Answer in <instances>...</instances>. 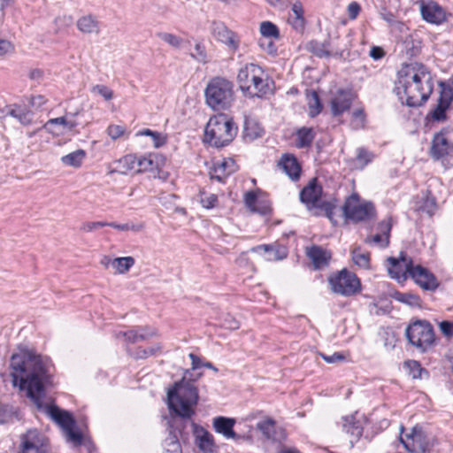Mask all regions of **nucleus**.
Returning a JSON list of instances; mask_svg holds the SVG:
<instances>
[{
    "label": "nucleus",
    "instance_id": "obj_1",
    "mask_svg": "<svg viewBox=\"0 0 453 453\" xmlns=\"http://www.w3.org/2000/svg\"><path fill=\"white\" fill-rule=\"evenodd\" d=\"M11 368L13 386L27 390V396L37 409H44L45 412L61 427L66 441L74 446L82 443L83 436L76 429V422L73 415L56 405H44V388L49 382L45 365L42 357L31 351L22 349L11 357Z\"/></svg>",
    "mask_w": 453,
    "mask_h": 453
},
{
    "label": "nucleus",
    "instance_id": "obj_2",
    "mask_svg": "<svg viewBox=\"0 0 453 453\" xmlns=\"http://www.w3.org/2000/svg\"><path fill=\"white\" fill-rule=\"evenodd\" d=\"M394 89L402 104L410 107L420 106L433 91L431 73L419 63L406 65L398 71Z\"/></svg>",
    "mask_w": 453,
    "mask_h": 453
},
{
    "label": "nucleus",
    "instance_id": "obj_3",
    "mask_svg": "<svg viewBox=\"0 0 453 453\" xmlns=\"http://www.w3.org/2000/svg\"><path fill=\"white\" fill-rule=\"evenodd\" d=\"M198 398L197 388L187 380L186 374L167 391L169 409L184 419H189L195 415Z\"/></svg>",
    "mask_w": 453,
    "mask_h": 453
},
{
    "label": "nucleus",
    "instance_id": "obj_4",
    "mask_svg": "<svg viewBox=\"0 0 453 453\" xmlns=\"http://www.w3.org/2000/svg\"><path fill=\"white\" fill-rule=\"evenodd\" d=\"M238 127L232 118L226 114L211 117L204 131V142L220 148L228 145L237 134Z\"/></svg>",
    "mask_w": 453,
    "mask_h": 453
},
{
    "label": "nucleus",
    "instance_id": "obj_5",
    "mask_svg": "<svg viewBox=\"0 0 453 453\" xmlns=\"http://www.w3.org/2000/svg\"><path fill=\"white\" fill-rule=\"evenodd\" d=\"M263 69L255 64H247L242 67L237 75L240 88L252 96L262 97L272 92L271 81L265 78Z\"/></svg>",
    "mask_w": 453,
    "mask_h": 453
},
{
    "label": "nucleus",
    "instance_id": "obj_6",
    "mask_svg": "<svg viewBox=\"0 0 453 453\" xmlns=\"http://www.w3.org/2000/svg\"><path fill=\"white\" fill-rule=\"evenodd\" d=\"M207 104L216 111L228 109L234 102V86L222 77L211 79L204 90Z\"/></svg>",
    "mask_w": 453,
    "mask_h": 453
},
{
    "label": "nucleus",
    "instance_id": "obj_7",
    "mask_svg": "<svg viewBox=\"0 0 453 453\" xmlns=\"http://www.w3.org/2000/svg\"><path fill=\"white\" fill-rule=\"evenodd\" d=\"M405 335L411 345L423 352L431 348L435 341L433 326L426 320H418L408 326Z\"/></svg>",
    "mask_w": 453,
    "mask_h": 453
},
{
    "label": "nucleus",
    "instance_id": "obj_8",
    "mask_svg": "<svg viewBox=\"0 0 453 453\" xmlns=\"http://www.w3.org/2000/svg\"><path fill=\"white\" fill-rule=\"evenodd\" d=\"M431 153L434 158L453 165V129L443 130L434 137Z\"/></svg>",
    "mask_w": 453,
    "mask_h": 453
},
{
    "label": "nucleus",
    "instance_id": "obj_9",
    "mask_svg": "<svg viewBox=\"0 0 453 453\" xmlns=\"http://www.w3.org/2000/svg\"><path fill=\"white\" fill-rule=\"evenodd\" d=\"M399 440L404 449L410 453H419L420 449L430 446V440L419 425H416L404 433V426H400Z\"/></svg>",
    "mask_w": 453,
    "mask_h": 453
},
{
    "label": "nucleus",
    "instance_id": "obj_10",
    "mask_svg": "<svg viewBox=\"0 0 453 453\" xmlns=\"http://www.w3.org/2000/svg\"><path fill=\"white\" fill-rule=\"evenodd\" d=\"M343 212L347 219L358 222L372 218L374 207L372 203L361 201L357 194H353L346 200Z\"/></svg>",
    "mask_w": 453,
    "mask_h": 453
},
{
    "label": "nucleus",
    "instance_id": "obj_11",
    "mask_svg": "<svg viewBox=\"0 0 453 453\" xmlns=\"http://www.w3.org/2000/svg\"><path fill=\"white\" fill-rule=\"evenodd\" d=\"M18 453H48L47 438L37 429L20 434Z\"/></svg>",
    "mask_w": 453,
    "mask_h": 453
},
{
    "label": "nucleus",
    "instance_id": "obj_12",
    "mask_svg": "<svg viewBox=\"0 0 453 453\" xmlns=\"http://www.w3.org/2000/svg\"><path fill=\"white\" fill-rule=\"evenodd\" d=\"M330 284L332 290L342 296H351L357 293L360 288L357 277L347 270H342L338 275L331 278Z\"/></svg>",
    "mask_w": 453,
    "mask_h": 453
},
{
    "label": "nucleus",
    "instance_id": "obj_13",
    "mask_svg": "<svg viewBox=\"0 0 453 453\" xmlns=\"http://www.w3.org/2000/svg\"><path fill=\"white\" fill-rule=\"evenodd\" d=\"M321 187L316 183L315 180H313L310 181V183L305 188H303L300 193V199L302 203H306L309 208L311 205L312 207L323 209L329 217V214L332 211V206L327 202H321Z\"/></svg>",
    "mask_w": 453,
    "mask_h": 453
},
{
    "label": "nucleus",
    "instance_id": "obj_14",
    "mask_svg": "<svg viewBox=\"0 0 453 453\" xmlns=\"http://www.w3.org/2000/svg\"><path fill=\"white\" fill-rule=\"evenodd\" d=\"M406 270H409V276L423 289L433 291L438 288L437 279L426 268L418 265H414L412 262H409Z\"/></svg>",
    "mask_w": 453,
    "mask_h": 453
},
{
    "label": "nucleus",
    "instance_id": "obj_15",
    "mask_svg": "<svg viewBox=\"0 0 453 453\" xmlns=\"http://www.w3.org/2000/svg\"><path fill=\"white\" fill-rule=\"evenodd\" d=\"M211 33L214 38L225 44L230 51L235 52L239 49L240 39L238 35L234 31L228 29L225 24L213 22Z\"/></svg>",
    "mask_w": 453,
    "mask_h": 453
},
{
    "label": "nucleus",
    "instance_id": "obj_16",
    "mask_svg": "<svg viewBox=\"0 0 453 453\" xmlns=\"http://www.w3.org/2000/svg\"><path fill=\"white\" fill-rule=\"evenodd\" d=\"M354 94L350 89H338L331 97L330 106L334 116H340L350 108Z\"/></svg>",
    "mask_w": 453,
    "mask_h": 453
},
{
    "label": "nucleus",
    "instance_id": "obj_17",
    "mask_svg": "<svg viewBox=\"0 0 453 453\" xmlns=\"http://www.w3.org/2000/svg\"><path fill=\"white\" fill-rule=\"evenodd\" d=\"M453 100V90L450 88H442L435 107L430 111L434 120L443 121L446 119V111L449 108Z\"/></svg>",
    "mask_w": 453,
    "mask_h": 453
},
{
    "label": "nucleus",
    "instance_id": "obj_18",
    "mask_svg": "<svg viewBox=\"0 0 453 453\" xmlns=\"http://www.w3.org/2000/svg\"><path fill=\"white\" fill-rule=\"evenodd\" d=\"M76 126L77 122L74 119H68L66 115L50 119L45 124L46 129L57 135L71 132L75 128Z\"/></svg>",
    "mask_w": 453,
    "mask_h": 453
},
{
    "label": "nucleus",
    "instance_id": "obj_19",
    "mask_svg": "<svg viewBox=\"0 0 453 453\" xmlns=\"http://www.w3.org/2000/svg\"><path fill=\"white\" fill-rule=\"evenodd\" d=\"M235 170L236 165L234 161L232 158H224L213 164V166L210 170V175L211 179L222 182L227 176L235 172Z\"/></svg>",
    "mask_w": 453,
    "mask_h": 453
},
{
    "label": "nucleus",
    "instance_id": "obj_20",
    "mask_svg": "<svg viewBox=\"0 0 453 453\" xmlns=\"http://www.w3.org/2000/svg\"><path fill=\"white\" fill-rule=\"evenodd\" d=\"M388 262L389 264L388 273L392 278L397 280H405L409 270H406L409 262H412L411 257H401L400 259L395 257H388Z\"/></svg>",
    "mask_w": 453,
    "mask_h": 453
},
{
    "label": "nucleus",
    "instance_id": "obj_21",
    "mask_svg": "<svg viewBox=\"0 0 453 453\" xmlns=\"http://www.w3.org/2000/svg\"><path fill=\"white\" fill-rule=\"evenodd\" d=\"M422 17L428 22L440 24L445 19L443 9L434 2H430L421 7Z\"/></svg>",
    "mask_w": 453,
    "mask_h": 453
},
{
    "label": "nucleus",
    "instance_id": "obj_22",
    "mask_svg": "<svg viewBox=\"0 0 453 453\" xmlns=\"http://www.w3.org/2000/svg\"><path fill=\"white\" fill-rule=\"evenodd\" d=\"M279 166L292 180L299 179L301 166L293 155L287 154L282 156L279 162Z\"/></svg>",
    "mask_w": 453,
    "mask_h": 453
},
{
    "label": "nucleus",
    "instance_id": "obj_23",
    "mask_svg": "<svg viewBox=\"0 0 453 453\" xmlns=\"http://www.w3.org/2000/svg\"><path fill=\"white\" fill-rule=\"evenodd\" d=\"M235 419L226 417H217L213 418V427L215 431L222 434L226 439H235L236 434L233 430Z\"/></svg>",
    "mask_w": 453,
    "mask_h": 453
},
{
    "label": "nucleus",
    "instance_id": "obj_24",
    "mask_svg": "<svg viewBox=\"0 0 453 453\" xmlns=\"http://www.w3.org/2000/svg\"><path fill=\"white\" fill-rule=\"evenodd\" d=\"M342 427L346 434L350 435V443L359 439L363 434V427L353 415L342 418Z\"/></svg>",
    "mask_w": 453,
    "mask_h": 453
},
{
    "label": "nucleus",
    "instance_id": "obj_25",
    "mask_svg": "<svg viewBox=\"0 0 453 453\" xmlns=\"http://www.w3.org/2000/svg\"><path fill=\"white\" fill-rule=\"evenodd\" d=\"M307 256L312 261L315 268L320 269L328 264L331 255L319 246H312L307 250Z\"/></svg>",
    "mask_w": 453,
    "mask_h": 453
},
{
    "label": "nucleus",
    "instance_id": "obj_26",
    "mask_svg": "<svg viewBox=\"0 0 453 453\" xmlns=\"http://www.w3.org/2000/svg\"><path fill=\"white\" fill-rule=\"evenodd\" d=\"M292 14L288 18V22L296 31H302L305 26V19L303 17V9L299 0H295L291 3Z\"/></svg>",
    "mask_w": 453,
    "mask_h": 453
},
{
    "label": "nucleus",
    "instance_id": "obj_27",
    "mask_svg": "<svg viewBox=\"0 0 453 453\" xmlns=\"http://www.w3.org/2000/svg\"><path fill=\"white\" fill-rule=\"evenodd\" d=\"M77 28L84 34H98L100 31L99 21L96 17L88 14L81 17L76 23Z\"/></svg>",
    "mask_w": 453,
    "mask_h": 453
},
{
    "label": "nucleus",
    "instance_id": "obj_28",
    "mask_svg": "<svg viewBox=\"0 0 453 453\" xmlns=\"http://www.w3.org/2000/svg\"><path fill=\"white\" fill-rule=\"evenodd\" d=\"M194 434L199 440V447L204 451H211L213 447V436L202 426L191 422Z\"/></svg>",
    "mask_w": 453,
    "mask_h": 453
},
{
    "label": "nucleus",
    "instance_id": "obj_29",
    "mask_svg": "<svg viewBox=\"0 0 453 453\" xmlns=\"http://www.w3.org/2000/svg\"><path fill=\"white\" fill-rule=\"evenodd\" d=\"M296 146L297 148H308L315 138V133L311 127H303L296 132Z\"/></svg>",
    "mask_w": 453,
    "mask_h": 453
},
{
    "label": "nucleus",
    "instance_id": "obj_30",
    "mask_svg": "<svg viewBox=\"0 0 453 453\" xmlns=\"http://www.w3.org/2000/svg\"><path fill=\"white\" fill-rule=\"evenodd\" d=\"M155 156L149 155L138 157L137 173L150 172L155 173L157 169V163L155 161Z\"/></svg>",
    "mask_w": 453,
    "mask_h": 453
},
{
    "label": "nucleus",
    "instance_id": "obj_31",
    "mask_svg": "<svg viewBox=\"0 0 453 453\" xmlns=\"http://www.w3.org/2000/svg\"><path fill=\"white\" fill-rule=\"evenodd\" d=\"M352 260L357 266L368 269L370 266V253L363 250L360 247L355 248L351 251Z\"/></svg>",
    "mask_w": 453,
    "mask_h": 453
},
{
    "label": "nucleus",
    "instance_id": "obj_32",
    "mask_svg": "<svg viewBox=\"0 0 453 453\" xmlns=\"http://www.w3.org/2000/svg\"><path fill=\"white\" fill-rule=\"evenodd\" d=\"M86 157V152L83 150H77L61 157L64 165L73 167H79L82 164Z\"/></svg>",
    "mask_w": 453,
    "mask_h": 453
},
{
    "label": "nucleus",
    "instance_id": "obj_33",
    "mask_svg": "<svg viewBox=\"0 0 453 453\" xmlns=\"http://www.w3.org/2000/svg\"><path fill=\"white\" fill-rule=\"evenodd\" d=\"M257 426L267 439L274 441L280 440V437L277 436L275 432V422L272 418H267L257 423Z\"/></svg>",
    "mask_w": 453,
    "mask_h": 453
},
{
    "label": "nucleus",
    "instance_id": "obj_34",
    "mask_svg": "<svg viewBox=\"0 0 453 453\" xmlns=\"http://www.w3.org/2000/svg\"><path fill=\"white\" fill-rule=\"evenodd\" d=\"M134 265V258L133 257L113 258V269L115 270V273L119 274L127 273Z\"/></svg>",
    "mask_w": 453,
    "mask_h": 453
},
{
    "label": "nucleus",
    "instance_id": "obj_35",
    "mask_svg": "<svg viewBox=\"0 0 453 453\" xmlns=\"http://www.w3.org/2000/svg\"><path fill=\"white\" fill-rule=\"evenodd\" d=\"M123 335L126 337V339L134 343L138 341H144L148 339L149 337H151L155 335L154 331L147 332L145 329L141 328L139 330H130L128 332L123 333Z\"/></svg>",
    "mask_w": 453,
    "mask_h": 453
},
{
    "label": "nucleus",
    "instance_id": "obj_36",
    "mask_svg": "<svg viewBox=\"0 0 453 453\" xmlns=\"http://www.w3.org/2000/svg\"><path fill=\"white\" fill-rule=\"evenodd\" d=\"M263 134V128L253 119H246L244 124L245 137L254 140L260 137Z\"/></svg>",
    "mask_w": 453,
    "mask_h": 453
},
{
    "label": "nucleus",
    "instance_id": "obj_37",
    "mask_svg": "<svg viewBox=\"0 0 453 453\" xmlns=\"http://www.w3.org/2000/svg\"><path fill=\"white\" fill-rule=\"evenodd\" d=\"M138 157L136 155H127L119 161V165L123 170L122 173H126L128 171L137 173Z\"/></svg>",
    "mask_w": 453,
    "mask_h": 453
},
{
    "label": "nucleus",
    "instance_id": "obj_38",
    "mask_svg": "<svg viewBox=\"0 0 453 453\" xmlns=\"http://www.w3.org/2000/svg\"><path fill=\"white\" fill-rule=\"evenodd\" d=\"M260 33L263 38H275L280 37V32L276 25L270 21H264L260 24Z\"/></svg>",
    "mask_w": 453,
    "mask_h": 453
},
{
    "label": "nucleus",
    "instance_id": "obj_39",
    "mask_svg": "<svg viewBox=\"0 0 453 453\" xmlns=\"http://www.w3.org/2000/svg\"><path fill=\"white\" fill-rule=\"evenodd\" d=\"M108 226L113 227L120 231H132L134 233L141 232L144 229L145 225L142 222L133 223L127 222L125 224H117L115 222H109Z\"/></svg>",
    "mask_w": 453,
    "mask_h": 453
},
{
    "label": "nucleus",
    "instance_id": "obj_40",
    "mask_svg": "<svg viewBox=\"0 0 453 453\" xmlns=\"http://www.w3.org/2000/svg\"><path fill=\"white\" fill-rule=\"evenodd\" d=\"M245 203L254 212L265 214L270 210L269 206H263L262 208L257 207V198L253 192H249L245 195Z\"/></svg>",
    "mask_w": 453,
    "mask_h": 453
},
{
    "label": "nucleus",
    "instance_id": "obj_41",
    "mask_svg": "<svg viewBox=\"0 0 453 453\" xmlns=\"http://www.w3.org/2000/svg\"><path fill=\"white\" fill-rule=\"evenodd\" d=\"M253 251L261 252L264 251L267 254V260H279L286 257V253L283 252L280 255L279 250H275L271 245H260L252 249Z\"/></svg>",
    "mask_w": 453,
    "mask_h": 453
},
{
    "label": "nucleus",
    "instance_id": "obj_42",
    "mask_svg": "<svg viewBox=\"0 0 453 453\" xmlns=\"http://www.w3.org/2000/svg\"><path fill=\"white\" fill-rule=\"evenodd\" d=\"M157 36L174 49L180 48L183 42V40L180 37L171 33L159 32L157 34Z\"/></svg>",
    "mask_w": 453,
    "mask_h": 453
},
{
    "label": "nucleus",
    "instance_id": "obj_43",
    "mask_svg": "<svg viewBox=\"0 0 453 453\" xmlns=\"http://www.w3.org/2000/svg\"><path fill=\"white\" fill-rule=\"evenodd\" d=\"M308 101H309L308 104H309V108H310V115L311 117L318 115L322 110V105L320 104V100H319V95L317 94V92H315V91L311 92L308 95Z\"/></svg>",
    "mask_w": 453,
    "mask_h": 453
},
{
    "label": "nucleus",
    "instance_id": "obj_44",
    "mask_svg": "<svg viewBox=\"0 0 453 453\" xmlns=\"http://www.w3.org/2000/svg\"><path fill=\"white\" fill-rule=\"evenodd\" d=\"M404 367L408 370L409 374L413 379H421L422 372L425 370L421 367L420 364L415 360H408L404 363Z\"/></svg>",
    "mask_w": 453,
    "mask_h": 453
},
{
    "label": "nucleus",
    "instance_id": "obj_45",
    "mask_svg": "<svg viewBox=\"0 0 453 453\" xmlns=\"http://www.w3.org/2000/svg\"><path fill=\"white\" fill-rule=\"evenodd\" d=\"M15 418H17V411L12 406L0 407V424L12 422Z\"/></svg>",
    "mask_w": 453,
    "mask_h": 453
},
{
    "label": "nucleus",
    "instance_id": "obj_46",
    "mask_svg": "<svg viewBox=\"0 0 453 453\" xmlns=\"http://www.w3.org/2000/svg\"><path fill=\"white\" fill-rule=\"evenodd\" d=\"M165 444L166 447V452L180 453V450H181L177 435L173 434L172 432L169 434V436L165 439Z\"/></svg>",
    "mask_w": 453,
    "mask_h": 453
},
{
    "label": "nucleus",
    "instance_id": "obj_47",
    "mask_svg": "<svg viewBox=\"0 0 453 453\" xmlns=\"http://www.w3.org/2000/svg\"><path fill=\"white\" fill-rule=\"evenodd\" d=\"M91 93L103 96L106 101L112 99L113 92L104 85H95L91 88Z\"/></svg>",
    "mask_w": 453,
    "mask_h": 453
},
{
    "label": "nucleus",
    "instance_id": "obj_48",
    "mask_svg": "<svg viewBox=\"0 0 453 453\" xmlns=\"http://www.w3.org/2000/svg\"><path fill=\"white\" fill-rule=\"evenodd\" d=\"M398 301L411 306H419L420 299L418 296L411 293L398 294Z\"/></svg>",
    "mask_w": 453,
    "mask_h": 453
},
{
    "label": "nucleus",
    "instance_id": "obj_49",
    "mask_svg": "<svg viewBox=\"0 0 453 453\" xmlns=\"http://www.w3.org/2000/svg\"><path fill=\"white\" fill-rule=\"evenodd\" d=\"M9 114L18 119L23 125H28L32 121L29 111H23L20 109H12L10 111Z\"/></svg>",
    "mask_w": 453,
    "mask_h": 453
},
{
    "label": "nucleus",
    "instance_id": "obj_50",
    "mask_svg": "<svg viewBox=\"0 0 453 453\" xmlns=\"http://www.w3.org/2000/svg\"><path fill=\"white\" fill-rule=\"evenodd\" d=\"M191 57L200 63H206L207 54L203 45L201 43H196L194 48V52L191 53Z\"/></svg>",
    "mask_w": 453,
    "mask_h": 453
},
{
    "label": "nucleus",
    "instance_id": "obj_51",
    "mask_svg": "<svg viewBox=\"0 0 453 453\" xmlns=\"http://www.w3.org/2000/svg\"><path fill=\"white\" fill-rule=\"evenodd\" d=\"M372 158V155L368 150H366L363 148H359L357 150V160L359 163L361 167H364L369 162H371Z\"/></svg>",
    "mask_w": 453,
    "mask_h": 453
},
{
    "label": "nucleus",
    "instance_id": "obj_52",
    "mask_svg": "<svg viewBox=\"0 0 453 453\" xmlns=\"http://www.w3.org/2000/svg\"><path fill=\"white\" fill-rule=\"evenodd\" d=\"M272 39L273 38H261L259 46L268 54L274 55L277 52V47Z\"/></svg>",
    "mask_w": 453,
    "mask_h": 453
},
{
    "label": "nucleus",
    "instance_id": "obj_53",
    "mask_svg": "<svg viewBox=\"0 0 453 453\" xmlns=\"http://www.w3.org/2000/svg\"><path fill=\"white\" fill-rule=\"evenodd\" d=\"M125 133V127L119 125H111L107 128L108 135L112 139L116 140Z\"/></svg>",
    "mask_w": 453,
    "mask_h": 453
},
{
    "label": "nucleus",
    "instance_id": "obj_54",
    "mask_svg": "<svg viewBox=\"0 0 453 453\" xmlns=\"http://www.w3.org/2000/svg\"><path fill=\"white\" fill-rule=\"evenodd\" d=\"M319 355L328 364L342 362L345 359V357L340 352H334L332 355H326L324 353H320Z\"/></svg>",
    "mask_w": 453,
    "mask_h": 453
},
{
    "label": "nucleus",
    "instance_id": "obj_55",
    "mask_svg": "<svg viewBox=\"0 0 453 453\" xmlns=\"http://www.w3.org/2000/svg\"><path fill=\"white\" fill-rule=\"evenodd\" d=\"M441 332L448 338L453 336V322L443 320L439 323Z\"/></svg>",
    "mask_w": 453,
    "mask_h": 453
},
{
    "label": "nucleus",
    "instance_id": "obj_56",
    "mask_svg": "<svg viewBox=\"0 0 453 453\" xmlns=\"http://www.w3.org/2000/svg\"><path fill=\"white\" fill-rule=\"evenodd\" d=\"M109 222L96 221V222H86L81 226V230L84 232H92L97 230L100 227L108 226Z\"/></svg>",
    "mask_w": 453,
    "mask_h": 453
},
{
    "label": "nucleus",
    "instance_id": "obj_57",
    "mask_svg": "<svg viewBox=\"0 0 453 453\" xmlns=\"http://www.w3.org/2000/svg\"><path fill=\"white\" fill-rule=\"evenodd\" d=\"M380 234H382L387 240L389 241V234L392 227L390 219H386L379 224Z\"/></svg>",
    "mask_w": 453,
    "mask_h": 453
},
{
    "label": "nucleus",
    "instance_id": "obj_58",
    "mask_svg": "<svg viewBox=\"0 0 453 453\" xmlns=\"http://www.w3.org/2000/svg\"><path fill=\"white\" fill-rule=\"evenodd\" d=\"M366 242H372L380 247H387L389 241L387 240L382 234H376L374 235H372V237L370 238H367L366 239Z\"/></svg>",
    "mask_w": 453,
    "mask_h": 453
},
{
    "label": "nucleus",
    "instance_id": "obj_59",
    "mask_svg": "<svg viewBox=\"0 0 453 453\" xmlns=\"http://www.w3.org/2000/svg\"><path fill=\"white\" fill-rule=\"evenodd\" d=\"M222 326L227 329L234 330L239 328V322L231 315H226L223 319Z\"/></svg>",
    "mask_w": 453,
    "mask_h": 453
},
{
    "label": "nucleus",
    "instance_id": "obj_60",
    "mask_svg": "<svg viewBox=\"0 0 453 453\" xmlns=\"http://www.w3.org/2000/svg\"><path fill=\"white\" fill-rule=\"evenodd\" d=\"M360 10V5L357 2L350 3L348 6L349 18L350 19H355L357 17Z\"/></svg>",
    "mask_w": 453,
    "mask_h": 453
},
{
    "label": "nucleus",
    "instance_id": "obj_61",
    "mask_svg": "<svg viewBox=\"0 0 453 453\" xmlns=\"http://www.w3.org/2000/svg\"><path fill=\"white\" fill-rule=\"evenodd\" d=\"M13 45L7 40H0V56L12 52Z\"/></svg>",
    "mask_w": 453,
    "mask_h": 453
},
{
    "label": "nucleus",
    "instance_id": "obj_62",
    "mask_svg": "<svg viewBox=\"0 0 453 453\" xmlns=\"http://www.w3.org/2000/svg\"><path fill=\"white\" fill-rule=\"evenodd\" d=\"M217 202V196L215 195H209L205 197L201 198L203 206L206 209H210L215 206Z\"/></svg>",
    "mask_w": 453,
    "mask_h": 453
},
{
    "label": "nucleus",
    "instance_id": "obj_63",
    "mask_svg": "<svg viewBox=\"0 0 453 453\" xmlns=\"http://www.w3.org/2000/svg\"><path fill=\"white\" fill-rule=\"evenodd\" d=\"M43 71L41 69H31L28 72V78L35 81H41L43 79Z\"/></svg>",
    "mask_w": 453,
    "mask_h": 453
},
{
    "label": "nucleus",
    "instance_id": "obj_64",
    "mask_svg": "<svg viewBox=\"0 0 453 453\" xmlns=\"http://www.w3.org/2000/svg\"><path fill=\"white\" fill-rule=\"evenodd\" d=\"M354 121H357L356 127H362L365 121V114L363 110L358 109L353 112Z\"/></svg>",
    "mask_w": 453,
    "mask_h": 453
}]
</instances>
